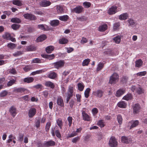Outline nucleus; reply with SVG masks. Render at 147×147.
I'll return each mask as SVG.
<instances>
[{
	"label": "nucleus",
	"instance_id": "obj_14",
	"mask_svg": "<svg viewBox=\"0 0 147 147\" xmlns=\"http://www.w3.org/2000/svg\"><path fill=\"white\" fill-rule=\"evenodd\" d=\"M51 3L50 1L44 0L41 1L39 3L41 7H46L51 5Z\"/></svg>",
	"mask_w": 147,
	"mask_h": 147
},
{
	"label": "nucleus",
	"instance_id": "obj_29",
	"mask_svg": "<svg viewBox=\"0 0 147 147\" xmlns=\"http://www.w3.org/2000/svg\"><path fill=\"white\" fill-rule=\"evenodd\" d=\"M13 4L18 6H21L23 5L22 2L20 0H13Z\"/></svg>",
	"mask_w": 147,
	"mask_h": 147
},
{
	"label": "nucleus",
	"instance_id": "obj_18",
	"mask_svg": "<svg viewBox=\"0 0 147 147\" xmlns=\"http://www.w3.org/2000/svg\"><path fill=\"white\" fill-rule=\"evenodd\" d=\"M44 144L46 147L53 146L55 145V142L52 140H50L49 141L45 142Z\"/></svg>",
	"mask_w": 147,
	"mask_h": 147
},
{
	"label": "nucleus",
	"instance_id": "obj_17",
	"mask_svg": "<svg viewBox=\"0 0 147 147\" xmlns=\"http://www.w3.org/2000/svg\"><path fill=\"white\" fill-rule=\"evenodd\" d=\"M82 115L83 119L87 121H90L91 120V117L84 111H82Z\"/></svg>",
	"mask_w": 147,
	"mask_h": 147
},
{
	"label": "nucleus",
	"instance_id": "obj_7",
	"mask_svg": "<svg viewBox=\"0 0 147 147\" xmlns=\"http://www.w3.org/2000/svg\"><path fill=\"white\" fill-rule=\"evenodd\" d=\"M55 68L59 69L63 67L64 64V62L63 61L60 60L53 63Z\"/></svg>",
	"mask_w": 147,
	"mask_h": 147
},
{
	"label": "nucleus",
	"instance_id": "obj_20",
	"mask_svg": "<svg viewBox=\"0 0 147 147\" xmlns=\"http://www.w3.org/2000/svg\"><path fill=\"white\" fill-rule=\"evenodd\" d=\"M57 74L53 71L50 72L47 75L48 78L52 79H55L57 77Z\"/></svg>",
	"mask_w": 147,
	"mask_h": 147
},
{
	"label": "nucleus",
	"instance_id": "obj_38",
	"mask_svg": "<svg viewBox=\"0 0 147 147\" xmlns=\"http://www.w3.org/2000/svg\"><path fill=\"white\" fill-rule=\"evenodd\" d=\"M56 122L59 127L60 129H61L63 126V122L61 119L60 118L58 119L57 120Z\"/></svg>",
	"mask_w": 147,
	"mask_h": 147
},
{
	"label": "nucleus",
	"instance_id": "obj_32",
	"mask_svg": "<svg viewBox=\"0 0 147 147\" xmlns=\"http://www.w3.org/2000/svg\"><path fill=\"white\" fill-rule=\"evenodd\" d=\"M51 24L53 26H58L59 24V21L58 20H53L51 21Z\"/></svg>",
	"mask_w": 147,
	"mask_h": 147
},
{
	"label": "nucleus",
	"instance_id": "obj_55",
	"mask_svg": "<svg viewBox=\"0 0 147 147\" xmlns=\"http://www.w3.org/2000/svg\"><path fill=\"white\" fill-rule=\"evenodd\" d=\"M16 46V45L12 43H10L8 44L7 46L9 48L11 49H13Z\"/></svg>",
	"mask_w": 147,
	"mask_h": 147
},
{
	"label": "nucleus",
	"instance_id": "obj_58",
	"mask_svg": "<svg viewBox=\"0 0 147 147\" xmlns=\"http://www.w3.org/2000/svg\"><path fill=\"white\" fill-rule=\"evenodd\" d=\"M67 120L68 121V125L70 127L72 124V118L71 117L69 116L67 118Z\"/></svg>",
	"mask_w": 147,
	"mask_h": 147
},
{
	"label": "nucleus",
	"instance_id": "obj_37",
	"mask_svg": "<svg viewBox=\"0 0 147 147\" xmlns=\"http://www.w3.org/2000/svg\"><path fill=\"white\" fill-rule=\"evenodd\" d=\"M78 87L79 90L82 91L83 90L84 86L82 83H78Z\"/></svg>",
	"mask_w": 147,
	"mask_h": 147
},
{
	"label": "nucleus",
	"instance_id": "obj_25",
	"mask_svg": "<svg viewBox=\"0 0 147 147\" xmlns=\"http://www.w3.org/2000/svg\"><path fill=\"white\" fill-rule=\"evenodd\" d=\"M34 80V79L32 77H27L23 79L24 82L28 83L32 82Z\"/></svg>",
	"mask_w": 147,
	"mask_h": 147
},
{
	"label": "nucleus",
	"instance_id": "obj_22",
	"mask_svg": "<svg viewBox=\"0 0 147 147\" xmlns=\"http://www.w3.org/2000/svg\"><path fill=\"white\" fill-rule=\"evenodd\" d=\"M107 28V26L106 24L101 25L98 27V30L101 32H104Z\"/></svg>",
	"mask_w": 147,
	"mask_h": 147
},
{
	"label": "nucleus",
	"instance_id": "obj_11",
	"mask_svg": "<svg viewBox=\"0 0 147 147\" xmlns=\"http://www.w3.org/2000/svg\"><path fill=\"white\" fill-rule=\"evenodd\" d=\"M133 109V113L134 114L137 113L140 111V107L138 104H136L132 106Z\"/></svg>",
	"mask_w": 147,
	"mask_h": 147
},
{
	"label": "nucleus",
	"instance_id": "obj_45",
	"mask_svg": "<svg viewBox=\"0 0 147 147\" xmlns=\"http://www.w3.org/2000/svg\"><path fill=\"white\" fill-rule=\"evenodd\" d=\"M120 25L119 22L115 23L113 25V29L114 31L119 29Z\"/></svg>",
	"mask_w": 147,
	"mask_h": 147
},
{
	"label": "nucleus",
	"instance_id": "obj_31",
	"mask_svg": "<svg viewBox=\"0 0 147 147\" xmlns=\"http://www.w3.org/2000/svg\"><path fill=\"white\" fill-rule=\"evenodd\" d=\"M16 81V78L15 77L14 79H11L7 84L8 86H11L13 84H15Z\"/></svg>",
	"mask_w": 147,
	"mask_h": 147
},
{
	"label": "nucleus",
	"instance_id": "obj_1",
	"mask_svg": "<svg viewBox=\"0 0 147 147\" xmlns=\"http://www.w3.org/2000/svg\"><path fill=\"white\" fill-rule=\"evenodd\" d=\"M119 76L116 73H114L110 77L109 83L111 84H114L118 81Z\"/></svg>",
	"mask_w": 147,
	"mask_h": 147
},
{
	"label": "nucleus",
	"instance_id": "obj_51",
	"mask_svg": "<svg viewBox=\"0 0 147 147\" xmlns=\"http://www.w3.org/2000/svg\"><path fill=\"white\" fill-rule=\"evenodd\" d=\"M117 119L118 122L119 124H121L122 122V118L121 116L120 115H119L117 116Z\"/></svg>",
	"mask_w": 147,
	"mask_h": 147
},
{
	"label": "nucleus",
	"instance_id": "obj_62",
	"mask_svg": "<svg viewBox=\"0 0 147 147\" xmlns=\"http://www.w3.org/2000/svg\"><path fill=\"white\" fill-rule=\"evenodd\" d=\"M146 74V71H143L138 72L137 74V76H144Z\"/></svg>",
	"mask_w": 147,
	"mask_h": 147
},
{
	"label": "nucleus",
	"instance_id": "obj_15",
	"mask_svg": "<svg viewBox=\"0 0 147 147\" xmlns=\"http://www.w3.org/2000/svg\"><path fill=\"white\" fill-rule=\"evenodd\" d=\"M57 104L59 106L61 107H64V104L63 100L61 96H57Z\"/></svg>",
	"mask_w": 147,
	"mask_h": 147
},
{
	"label": "nucleus",
	"instance_id": "obj_36",
	"mask_svg": "<svg viewBox=\"0 0 147 147\" xmlns=\"http://www.w3.org/2000/svg\"><path fill=\"white\" fill-rule=\"evenodd\" d=\"M113 40L115 43L118 44L120 42L121 37L119 36H117L113 38Z\"/></svg>",
	"mask_w": 147,
	"mask_h": 147
},
{
	"label": "nucleus",
	"instance_id": "obj_3",
	"mask_svg": "<svg viewBox=\"0 0 147 147\" xmlns=\"http://www.w3.org/2000/svg\"><path fill=\"white\" fill-rule=\"evenodd\" d=\"M109 144L111 147H116L118 142L115 138L113 136H111L110 139Z\"/></svg>",
	"mask_w": 147,
	"mask_h": 147
},
{
	"label": "nucleus",
	"instance_id": "obj_57",
	"mask_svg": "<svg viewBox=\"0 0 147 147\" xmlns=\"http://www.w3.org/2000/svg\"><path fill=\"white\" fill-rule=\"evenodd\" d=\"M8 71L9 73L12 74H15L16 73V71L15 69L13 68L8 69Z\"/></svg>",
	"mask_w": 147,
	"mask_h": 147
},
{
	"label": "nucleus",
	"instance_id": "obj_34",
	"mask_svg": "<svg viewBox=\"0 0 147 147\" xmlns=\"http://www.w3.org/2000/svg\"><path fill=\"white\" fill-rule=\"evenodd\" d=\"M69 18V16L67 15L61 16L59 17V19L61 21H66Z\"/></svg>",
	"mask_w": 147,
	"mask_h": 147
},
{
	"label": "nucleus",
	"instance_id": "obj_26",
	"mask_svg": "<svg viewBox=\"0 0 147 147\" xmlns=\"http://www.w3.org/2000/svg\"><path fill=\"white\" fill-rule=\"evenodd\" d=\"M83 8L81 6L76 7L74 9V11L76 13H79L82 12L83 10Z\"/></svg>",
	"mask_w": 147,
	"mask_h": 147
},
{
	"label": "nucleus",
	"instance_id": "obj_13",
	"mask_svg": "<svg viewBox=\"0 0 147 147\" xmlns=\"http://www.w3.org/2000/svg\"><path fill=\"white\" fill-rule=\"evenodd\" d=\"M103 92L102 90H98L96 91L93 92V94L97 97L100 98L102 97L103 94Z\"/></svg>",
	"mask_w": 147,
	"mask_h": 147
},
{
	"label": "nucleus",
	"instance_id": "obj_42",
	"mask_svg": "<svg viewBox=\"0 0 147 147\" xmlns=\"http://www.w3.org/2000/svg\"><path fill=\"white\" fill-rule=\"evenodd\" d=\"M26 89L23 88H19L14 90V91L17 92L22 93L24 92Z\"/></svg>",
	"mask_w": 147,
	"mask_h": 147
},
{
	"label": "nucleus",
	"instance_id": "obj_30",
	"mask_svg": "<svg viewBox=\"0 0 147 147\" xmlns=\"http://www.w3.org/2000/svg\"><path fill=\"white\" fill-rule=\"evenodd\" d=\"M132 98V96L131 94H127L126 95L124 96L122 99L123 100H128L131 99Z\"/></svg>",
	"mask_w": 147,
	"mask_h": 147
},
{
	"label": "nucleus",
	"instance_id": "obj_4",
	"mask_svg": "<svg viewBox=\"0 0 147 147\" xmlns=\"http://www.w3.org/2000/svg\"><path fill=\"white\" fill-rule=\"evenodd\" d=\"M25 18L30 20H34L36 19V17L31 14L26 13L24 15Z\"/></svg>",
	"mask_w": 147,
	"mask_h": 147
},
{
	"label": "nucleus",
	"instance_id": "obj_54",
	"mask_svg": "<svg viewBox=\"0 0 147 147\" xmlns=\"http://www.w3.org/2000/svg\"><path fill=\"white\" fill-rule=\"evenodd\" d=\"M38 27L39 29L45 30H46V28L47 26L46 25L39 24L38 25Z\"/></svg>",
	"mask_w": 147,
	"mask_h": 147
},
{
	"label": "nucleus",
	"instance_id": "obj_9",
	"mask_svg": "<svg viewBox=\"0 0 147 147\" xmlns=\"http://www.w3.org/2000/svg\"><path fill=\"white\" fill-rule=\"evenodd\" d=\"M9 110L10 114L13 117H14L17 113L16 109L14 106L11 107Z\"/></svg>",
	"mask_w": 147,
	"mask_h": 147
},
{
	"label": "nucleus",
	"instance_id": "obj_28",
	"mask_svg": "<svg viewBox=\"0 0 147 147\" xmlns=\"http://www.w3.org/2000/svg\"><path fill=\"white\" fill-rule=\"evenodd\" d=\"M54 49V47L52 46H49L46 48V51L48 53H51Z\"/></svg>",
	"mask_w": 147,
	"mask_h": 147
},
{
	"label": "nucleus",
	"instance_id": "obj_59",
	"mask_svg": "<svg viewBox=\"0 0 147 147\" xmlns=\"http://www.w3.org/2000/svg\"><path fill=\"white\" fill-rule=\"evenodd\" d=\"M83 4L84 7L86 8L90 7L91 5V3H90L87 1L84 2Z\"/></svg>",
	"mask_w": 147,
	"mask_h": 147
},
{
	"label": "nucleus",
	"instance_id": "obj_10",
	"mask_svg": "<svg viewBox=\"0 0 147 147\" xmlns=\"http://www.w3.org/2000/svg\"><path fill=\"white\" fill-rule=\"evenodd\" d=\"M139 122L138 120H132L128 123V126L131 125L129 127V129H131L133 127H134L138 125Z\"/></svg>",
	"mask_w": 147,
	"mask_h": 147
},
{
	"label": "nucleus",
	"instance_id": "obj_16",
	"mask_svg": "<svg viewBox=\"0 0 147 147\" xmlns=\"http://www.w3.org/2000/svg\"><path fill=\"white\" fill-rule=\"evenodd\" d=\"M125 90L124 88L120 89L117 91L115 96L117 97H120L125 93Z\"/></svg>",
	"mask_w": 147,
	"mask_h": 147
},
{
	"label": "nucleus",
	"instance_id": "obj_47",
	"mask_svg": "<svg viewBox=\"0 0 147 147\" xmlns=\"http://www.w3.org/2000/svg\"><path fill=\"white\" fill-rule=\"evenodd\" d=\"M104 66V64L102 63H99L97 65L96 70L99 71Z\"/></svg>",
	"mask_w": 147,
	"mask_h": 147
},
{
	"label": "nucleus",
	"instance_id": "obj_5",
	"mask_svg": "<svg viewBox=\"0 0 147 147\" xmlns=\"http://www.w3.org/2000/svg\"><path fill=\"white\" fill-rule=\"evenodd\" d=\"M55 13L60 14L64 12L63 7L60 5H57L55 6Z\"/></svg>",
	"mask_w": 147,
	"mask_h": 147
},
{
	"label": "nucleus",
	"instance_id": "obj_56",
	"mask_svg": "<svg viewBox=\"0 0 147 147\" xmlns=\"http://www.w3.org/2000/svg\"><path fill=\"white\" fill-rule=\"evenodd\" d=\"M20 25L18 24H13L11 25V27L12 29L16 30L20 27Z\"/></svg>",
	"mask_w": 147,
	"mask_h": 147
},
{
	"label": "nucleus",
	"instance_id": "obj_52",
	"mask_svg": "<svg viewBox=\"0 0 147 147\" xmlns=\"http://www.w3.org/2000/svg\"><path fill=\"white\" fill-rule=\"evenodd\" d=\"M127 22L129 26H132L134 25L135 23L134 20L131 19H129Z\"/></svg>",
	"mask_w": 147,
	"mask_h": 147
},
{
	"label": "nucleus",
	"instance_id": "obj_50",
	"mask_svg": "<svg viewBox=\"0 0 147 147\" xmlns=\"http://www.w3.org/2000/svg\"><path fill=\"white\" fill-rule=\"evenodd\" d=\"M138 87L136 92L139 94H141L144 92V90L142 89L140 86L138 85Z\"/></svg>",
	"mask_w": 147,
	"mask_h": 147
},
{
	"label": "nucleus",
	"instance_id": "obj_39",
	"mask_svg": "<svg viewBox=\"0 0 147 147\" xmlns=\"http://www.w3.org/2000/svg\"><path fill=\"white\" fill-rule=\"evenodd\" d=\"M36 14L43 16H47L48 15L47 13V12L45 11H38L36 12Z\"/></svg>",
	"mask_w": 147,
	"mask_h": 147
},
{
	"label": "nucleus",
	"instance_id": "obj_64",
	"mask_svg": "<svg viewBox=\"0 0 147 147\" xmlns=\"http://www.w3.org/2000/svg\"><path fill=\"white\" fill-rule=\"evenodd\" d=\"M80 139V137L78 136L75 137L72 140V142L76 143L77 141H78Z\"/></svg>",
	"mask_w": 147,
	"mask_h": 147
},
{
	"label": "nucleus",
	"instance_id": "obj_35",
	"mask_svg": "<svg viewBox=\"0 0 147 147\" xmlns=\"http://www.w3.org/2000/svg\"><path fill=\"white\" fill-rule=\"evenodd\" d=\"M68 42V40L65 38H62L59 40V42L60 44H64L67 43Z\"/></svg>",
	"mask_w": 147,
	"mask_h": 147
},
{
	"label": "nucleus",
	"instance_id": "obj_24",
	"mask_svg": "<svg viewBox=\"0 0 147 147\" xmlns=\"http://www.w3.org/2000/svg\"><path fill=\"white\" fill-rule=\"evenodd\" d=\"M128 16L127 13H124L120 15L119 16V19L121 20H125L127 19Z\"/></svg>",
	"mask_w": 147,
	"mask_h": 147
},
{
	"label": "nucleus",
	"instance_id": "obj_6",
	"mask_svg": "<svg viewBox=\"0 0 147 147\" xmlns=\"http://www.w3.org/2000/svg\"><path fill=\"white\" fill-rule=\"evenodd\" d=\"M121 140L122 143L126 144L129 143L131 141V139L130 136H122L121 138Z\"/></svg>",
	"mask_w": 147,
	"mask_h": 147
},
{
	"label": "nucleus",
	"instance_id": "obj_8",
	"mask_svg": "<svg viewBox=\"0 0 147 147\" xmlns=\"http://www.w3.org/2000/svg\"><path fill=\"white\" fill-rule=\"evenodd\" d=\"M36 112V109L34 108H31L29 109L28 112V116L29 117L32 118L34 116Z\"/></svg>",
	"mask_w": 147,
	"mask_h": 147
},
{
	"label": "nucleus",
	"instance_id": "obj_60",
	"mask_svg": "<svg viewBox=\"0 0 147 147\" xmlns=\"http://www.w3.org/2000/svg\"><path fill=\"white\" fill-rule=\"evenodd\" d=\"M98 112V109L96 108H94L92 110V113L94 116L96 115Z\"/></svg>",
	"mask_w": 147,
	"mask_h": 147
},
{
	"label": "nucleus",
	"instance_id": "obj_48",
	"mask_svg": "<svg viewBox=\"0 0 147 147\" xmlns=\"http://www.w3.org/2000/svg\"><path fill=\"white\" fill-rule=\"evenodd\" d=\"M77 135L76 132L75 131H73L71 134H68L67 136V138H69L74 137Z\"/></svg>",
	"mask_w": 147,
	"mask_h": 147
},
{
	"label": "nucleus",
	"instance_id": "obj_2",
	"mask_svg": "<svg viewBox=\"0 0 147 147\" xmlns=\"http://www.w3.org/2000/svg\"><path fill=\"white\" fill-rule=\"evenodd\" d=\"M120 10L121 9L119 8L118 9L117 6L113 5L109 9L107 12L109 15H112L115 14Z\"/></svg>",
	"mask_w": 147,
	"mask_h": 147
},
{
	"label": "nucleus",
	"instance_id": "obj_53",
	"mask_svg": "<svg viewBox=\"0 0 147 147\" xmlns=\"http://www.w3.org/2000/svg\"><path fill=\"white\" fill-rule=\"evenodd\" d=\"M31 66L30 65H28L24 67L23 68V69L25 71L27 72L30 71L31 69Z\"/></svg>",
	"mask_w": 147,
	"mask_h": 147
},
{
	"label": "nucleus",
	"instance_id": "obj_27",
	"mask_svg": "<svg viewBox=\"0 0 147 147\" xmlns=\"http://www.w3.org/2000/svg\"><path fill=\"white\" fill-rule=\"evenodd\" d=\"M46 36L45 35L43 34L39 36L36 39L37 42H42L46 38Z\"/></svg>",
	"mask_w": 147,
	"mask_h": 147
},
{
	"label": "nucleus",
	"instance_id": "obj_41",
	"mask_svg": "<svg viewBox=\"0 0 147 147\" xmlns=\"http://www.w3.org/2000/svg\"><path fill=\"white\" fill-rule=\"evenodd\" d=\"M91 90L89 88H87L85 91L84 92V96L85 97L87 98L89 96V93Z\"/></svg>",
	"mask_w": 147,
	"mask_h": 147
},
{
	"label": "nucleus",
	"instance_id": "obj_44",
	"mask_svg": "<svg viewBox=\"0 0 147 147\" xmlns=\"http://www.w3.org/2000/svg\"><path fill=\"white\" fill-rule=\"evenodd\" d=\"M8 92L6 90H4L0 93V97H3L7 95Z\"/></svg>",
	"mask_w": 147,
	"mask_h": 147
},
{
	"label": "nucleus",
	"instance_id": "obj_49",
	"mask_svg": "<svg viewBox=\"0 0 147 147\" xmlns=\"http://www.w3.org/2000/svg\"><path fill=\"white\" fill-rule=\"evenodd\" d=\"M97 125L101 127H103L105 126L104 122L102 120H99L97 123Z\"/></svg>",
	"mask_w": 147,
	"mask_h": 147
},
{
	"label": "nucleus",
	"instance_id": "obj_33",
	"mask_svg": "<svg viewBox=\"0 0 147 147\" xmlns=\"http://www.w3.org/2000/svg\"><path fill=\"white\" fill-rule=\"evenodd\" d=\"M143 62L141 59H138L136 62L135 66L138 67H140L142 65Z\"/></svg>",
	"mask_w": 147,
	"mask_h": 147
},
{
	"label": "nucleus",
	"instance_id": "obj_21",
	"mask_svg": "<svg viewBox=\"0 0 147 147\" xmlns=\"http://www.w3.org/2000/svg\"><path fill=\"white\" fill-rule=\"evenodd\" d=\"M44 62V60L42 59L36 58L32 59L31 63H43Z\"/></svg>",
	"mask_w": 147,
	"mask_h": 147
},
{
	"label": "nucleus",
	"instance_id": "obj_19",
	"mask_svg": "<svg viewBox=\"0 0 147 147\" xmlns=\"http://www.w3.org/2000/svg\"><path fill=\"white\" fill-rule=\"evenodd\" d=\"M117 106L121 108H125L127 106V104L125 102L121 101L117 103Z\"/></svg>",
	"mask_w": 147,
	"mask_h": 147
},
{
	"label": "nucleus",
	"instance_id": "obj_40",
	"mask_svg": "<svg viewBox=\"0 0 147 147\" xmlns=\"http://www.w3.org/2000/svg\"><path fill=\"white\" fill-rule=\"evenodd\" d=\"M11 22L13 23H20L21 22V20L17 18H13L11 19Z\"/></svg>",
	"mask_w": 147,
	"mask_h": 147
},
{
	"label": "nucleus",
	"instance_id": "obj_61",
	"mask_svg": "<svg viewBox=\"0 0 147 147\" xmlns=\"http://www.w3.org/2000/svg\"><path fill=\"white\" fill-rule=\"evenodd\" d=\"M51 125V123L50 122H48L47 123L45 126V129L47 131H48L49 130Z\"/></svg>",
	"mask_w": 147,
	"mask_h": 147
},
{
	"label": "nucleus",
	"instance_id": "obj_63",
	"mask_svg": "<svg viewBox=\"0 0 147 147\" xmlns=\"http://www.w3.org/2000/svg\"><path fill=\"white\" fill-rule=\"evenodd\" d=\"M22 54V52L20 51H17L13 54V55L15 57H17L21 55Z\"/></svg>",
	"mask_w": 147,
	"mask_h": 147
},
{
	"label": "nucleus",
	"instance_id": "obj_46",
	"mask_svg": "<svg viewBox=\"0 0 147 147\" xmlns=\"http://www.w3.org/2000/svg\"><path fill=\"white\" fill-rule=\"evenodd\" d=\"M139 85H136L132 86L131 87L130 89L131 91L133 92H136L137 89Z\"/></svg>",
	"mask_w": 147,
	"mask_h": 147
},
{
	"label": "nucleus",
	"instance_id": "obj_23",
	"mask_svg": "<svg viewBox=\"0 0 147 147\" xmlns=\"http://www.w3.org/2000/svg\"><path fill=\"white\" fill-rule=\"evenodd\" d=\"M45 86L47 87L50 88L52 89L54 88L55 87L54 84L51 81H46L45 83Z\"/></svg>",
	"mask_w": 147,
	"mask_h": 147
},
{
	"label": "nucleus",
	"instance_id": "obj_12",
	"mask_svg": "<svg viewBox=\"0 0 147 147\" xmlns=\"http://www.w3.org/2000/svg\"><path fill=\"white\" fill-rule=\"evenodd\" d=\"M74 86L73 85L69 86L67 92V96L72 97L73 95V89Z\"/></svg>",
	"mask_w": 147,
	"mask_h": 147
},
{
	"label": "nucleus",
	"instance_id": "obj_43",
	"mask_svg": "<svg viewBox=\"0 0 147 147\" xmlns=\"http://www.w3.org/2000/svg\"><path fill=\"white\" fill-rule=\"evenodd\" d=\"M90 61V60L89 59H87L84 60L82 63V65L83 66H87Z\"/></svg>",
	"mask_w": 147,
	"mask_h": 147
}]
</instances>
